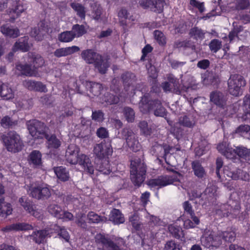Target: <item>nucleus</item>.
I'll list each match as a JSON object with an SVG mask.
<instances>
[{
  "label": "nucleus",
  "instance_id": "4468645a",
  "mask_svg": "<svg viewBox=\"0 0 250 250\" xmlns=\"http://www.w3.org/2000/svg\"><path fill=\"white\" fill-rule=\"evenodd\" d=\"M100 242L105 247L117 248L124 250V248L125 246V240L121 237H117L114 240H111L104 237H102Z\"/></svg>",
  "mask_w": 250,
  "mask_h": 250
},
{
  "label": "nucleus",
  "instance_id": "0eeeda50",
  "mask_svg": "<svg viewBox=\"0 0 250 250\" xmlns=\"http://www.w3.org/2000/svg\"><path fill=\"white\" fill-rule=\"evenodd\" d=\"M162 86L164 91L172 92L178 95L185 96V93L191 90L190 87L181 86L179 81L173 76L168 77V81L162 83Z\"/></svg>",
  "mask_w": 250,
  "mask_h": 250
},
{
  "label": "nucleus",
  "instance_id": "bb28decb",
  "mask_svg": "<svg viewBox=\"0 0 250 250\" xmlns=\"http://www.w3.org/2000/svg\"><path fill=\"white\" fill-rule=\"evenodd\" d=\"M129 15L128 11L125 8H121L118 13L120 25L122 26L124 31L127 30L126 20L129 19Z\"/></svg>",
  "mask_w": 250,
  "mask_h": 250
},
{
  "label": "nucleus",
  "instance_id": "a211bd4d",
  "mask_svg": "<svg viewBox=\"0 0 250 250\" xmlns=\"http://www.w3.org/2000/svg\"><path fill=\"white\" fill-rule=\"evenodd\" d=\"M28 57L29 62L32 63L33 67L36 70L38 68L42 66L44 63V59L39 54L29 52Z\"/></svg>",
  "mask_w": 250,
  "mask_h": 250
},
{
  "label": "nucleus",
  "instance_id": "8fccbe9b",
  "mask_svg": "<svg viewBox=\"0 0 250 250\" xmlns=\"http://www.w3.org/2000/svg\"><path fill=\"white\" fill-rule=\"evenodd\" d=\"M123 113L128 123H133L135 120V112L131 107L125 106L124 108Z\"/></svg>",
  "mask_w": 250,
  "mask_h": 250
},
{
  "label": "nucleus",
  "instance_id": "20e7f679",
  "mask_svg": "<svg viewBox=\"0 0 250 250\" xmlns=\"http://www.w3.org/2000/svg\"><path fill=\"white\" fill-rule=\"evenodd\" d=\"M1 139L6 148L9 152L16 153L22 148L23 143L20 136L14 131H10L2 134Z\"/></svg>",
  "mask_w": 250,
  "mask_h": 250
},
{
  "label": "nucleus",
  "instance_id": "e433bc0d",
  "mask_svg": "<svg viewBox=\"0 0 250 250\" xmlns=\"http://www.w3.org/2000/svg\"><path fill=\"white\" fill-rule=\"evenodd\" d=\"M70 6L77 13V15L82 20L85 19V8L82 4L79 3L72 2L70 4Z\"/></svg>",
  "mask_w": 250,
  "mask_h": 250
},
{
  "label": "nucleus",
  "instance_id": "473e14b6",
  "mask_svg": "<svg viewBox=\"0 0 250 250\" xmlns=\"http://www.w3.org/2000/svg\"><path fill=\"white\" fill-rule=\"evenodd\" d=\"M54 170L57 177L61 181L65 182L69 180V175L66 169L62 167L54 168Z\"/></svg>",
  "mask_w": 250,
  "mask_h": 250
},
{
  "label": "nucleus",
  "instance_id": "69168bd1",
  "mask_svg": "<svg viewBox=\"0 0 250 250\" xmlns=\"http://www.w3.org/2000/svg\"><path fill=\"white\" fill-rule=\"evenodd\" d=\"M58 235L60 237L65 240L66 242H68L70 239L69 234L67 230L64 227L60 228V229L58 232Z\"/></svg>",
  "mask_w": 250,
  "mask_h": 250
},
{
  "label": "nucleus",
  "instance_id": "774afa93",
  "mask_svg": "<svg viewBox=\"0 0 250 250\" xmlns=\"http://www.w3.org/2000/svg\"><path fill=\"white\" fill-rule=\"evenodd\" d=\"M250 128V125H240L236 128L235 130V133L239 134L242 136H244V133L248 131Z\"/></svg>",
  "mask_w": 250,
  "mask_h": 250
},
{
  "label": "nucleus",
  "instance_id": "6e6d98bb",
  "mask_svg": "<svg viewBox=\"0 0 250 250\" xmlns=\"http://www.w3.org/2000/svg\"><path fill=\"white\" fill-rule=\"evenodd\" d=\"M222 47V43L217 39L212 40L209 43V47L213 53H216Z\"/></svg>",
  "mask_w": 250,
  "mask_h": 250
},
{
  "label": "nucleus",
  "instance_id": "dca6fc26",
  "mask_svg": "<svg viewBox=\"0 0 250 250\" xmlns=\"http://www.w3.org/2000/svg\"><path fill=\"white\" fill-rule=\"evenodd\" d=\"M0 96L3 100H5L14 98V91L8 83L0 82Z\"/></svg>",
  "mask_w": 250,
  "mask_h": 250
},
{
  "label": "nucleus",
  "instance_id": "423d86ee",
  "mask_svg": "<svg viewBox=\"0 0 250 250\" xmlns=\"http://www.w3.org/2000/svg\"><path fill=\"white\" fill-rule=\"evenodd\" d=\"M246 85V81L242 76L237 74H231L228 80V92L234 96H239L242 94Z\"/></svg>",
  "mask_w": 250,
  "mask_h": 250
},
{
  "label": "nucleus",
  "instance_id": "ddd939ff",
  "mask_svg": "<svg viewBox=\"0 0 250 250\" xmlns=\"http://www.w3.org/2000/svg\"><path fill=\"white\" fill-rule=\"evenodd\" d=\"M174 182V179L170 176H161L157 178L150 179L147 181V184L151 188L156 187H164L168 185L172 184Z\"/></svg>",
  "mask_w": 250,
  "mask_h": 250
},
{
  "label": "nucleus",
  "instance_id": "5701e85b",
  "mask_svg": "<svg viewBox=\"0 0 250 250\" xmlns=\"http://www.w3.org/2000/svg\"><path fill=\"white\" fill-rule=\"evenodd\" d=\"M85 86L87 91L95 96H98L101 94L103 89V86L101 84L95 82H86Z\"/></svg>",
  "mask_w": 250,
  "mask_h": 250
},
{
  "label": "nucleus",
  "instance_id": "09e8293b",
  "mask_svg": "<svg viewBox=\"0 0 250 250\" xmlns=\"http://www.w3.org/2000/svg\"><path fill=\"white\" fill-rule=\"evenodd\" d=\"M237 155L246 160H250V149L242 146L237 147Z\"/></svg>",
  "mask_w": 250,
  "mask_h": 250
},
{
  "label": "nucleus",
  "instance_id": "49530a36",
  "mask_svg": "<svg viewBox=\"0 0 250 250\" xmlns=\"http://www.w3.org/2000/svg\"><path fill=\"white\" fill-rule=\"evenodd\" d=\"M0 123L1 126L4 128H12L17 125V122L8 116L3 117L1 119Z\"/></svg>",
  "mask_w": 250,
  "mask_h": 250
},
{
  "label": "nucleus",
  "instance_id": "c85d7f7f",
  "mask_svg": "<svg viewBox=\"0 0 250 250\" xmlns=\"http://www.w3.org/2000/svg\"><path fill=\"white\" fill-rule=\"evenodd\" d=\"M48 142V147L50 148H58L61 145V142L55 135L51 134L50 131L44 138Z\"/></svg>",
  "mask_w": 250,
  "mask_h": 250
},
{
  "label": "nucleus",
  "instance_id": "7c9ffc66",
  "mask_svg": "<svg viewBox=\"0 0 250 250\" xmlns=\"http://www.w3.org/2000/svg\"><path fill=\"white\" fill-rule=\"evenodd\" d=\"M193 23L192 20L187 19L186 21L180 22L179 27L181 31H202L197 27H193Z\"/></svg>",
  "mask_w": 250,
  "mask_h": 250
},
{
  "label": "nucleus",
  "instance_id": "4be33fe9",
  "mask_svg": "<svg viewBox=\"0 0 250 250\" xmlns=\"http://www.w3.org/2000/svg\"><path fill=\"white\" fill-rule=\"evenodd\" d=\"M210 100L217 105L223 107L226 104V99L224 94L219 91H213L210 94Z\"/></svg>",
  "mask_w": 250,
  "mask_h": 250
},
{
  "label": "nucleus",
  "instance_id": "39448f33",
  "mask_svg": "<svg viewBox=\"0 0 250 250\" xmlns=\"http://www.w3.org/2000/svg\"><path fill=\"white\" fill-rule=\"evenodd\" d=\"M26 125L30 134L35 139L44 138L50 131L44 123L37 120L29 121Z\"/></svg>",
  "mask_w": 250,
  "mask_h": 250
},
{
  "label": "nucleus",
  "instance_id": "c9c22d12",
  "mask_svg": "<svg viewBox=\"0 0 250 250\" xmlns=\"http://www.w3.org/2000/svg\"><path fill=\"white\" fill-rule=\"evenodd\" d=\"M73 32H61L59 36V39L62 42H69L71 41L76 36H82L84 32H78L77 34H73Z\"/></svg>",
  "mask_w": 250,
  "mask_h": 250
},
{
  "label": "nucleus",
  "instance_id": "5fc2aeb1",
  "mask_svg": "<svg viewBox=\"0 0 250 250\" xmlns=\"http://www.w3.org/2000/svg\"><path fill=\"white\" fill-rule=\"evenodd\" d=\"M98 170L101 174L108 175L110 173L111 170L110 169V166L107 161H104L102 162L98 167Z\"/></svg>",
  "mask_w": 250,
  "mask_h": 250
},
{
  "label": "nucleus",
  "instance_id": "9b49d317",
  "mask_svg": "<svg viewBox=\"0 0 250 250\" xmlns=\"http://www.w3.org/2000/svg\"><path fill=\"white\" fill-rule=\"evenodd\" d=\"M172 148V146L166 144L160 145L155 143L151 148V152L153 155L157 157L158 159H160V158H164L166 162L167 163L166 157Z\"/></svg>",
  "mask_w": 250,
  "mask_h": 250
},
{
  "label": "nucleus",
  "instance_id": "79ce46f5",
  "mask_svg": "<svg viewBox=\"0 0 250 250\" xmlns=\"http://www.w3.org/2000/svg\"><path fill=\"white\" fill-rule=\"evenodd\" d=\"M122 79L123 83L127 85H130L133 84L137 81V78L134 73L127 72L122 75Z\"/></svg>",
  "mask_w": 250,
  "mask_h": 250
},
{
  "label": "nucleus",
  "instance_id": "58836bf2",
  "mask_svg": "<svg viewBox=\"0 0 250 250\" xmlns=\"http://www.w3.org/2000/svg\"><path fill=\"white\" fill-rule=\"evenodd\" d=\"M234 4L235 10L243 11L250 7V0H234Z\"/></svg>",
  "mask_w": 250,
  "mask_h": 250
},
{
  "label": "nucleus",
  "instance_id": "7ed1b4c3",
  "mask_svg": "<svg viewBox=\"0 0 250 250\" xmlns=\"http://www.w3.org/2000/svg\"><path fill=\"white\" fill-rule=\"evenodd\" d=\"M146 167L140 158L131 161L130 179L135 186L140 187L146 178Z\"/></svg>",
  "mask_w": 250,
  "mask_h": 250
},
{
  "label": "nucleus",
  "instance_id": "680f3d73",
  "mask_svg": "<svg viewBox=\"0 0 250 250\" xmlns=\"http://www.w3.org/2000/svg\"><path fill=\"white\" fill-rule=\"evenodd\" d=\"M221 233V232H218L216 234H212L213 247H217L222 244L223 239Z\"/></svg>",
  "mask_w": 250,
  "mask_h": 250
},
{
  "label": "nucleus",
  "instance_id": "f704fd0d",
  "mask_svg": "<svg viewBox=\"0 0 250 250\" xmlns=\"http://www.w3.org/2000/svg\"><path fill=\"white\" fill-rule=\"evenodd\" d=\"M179 123L184 126L191 128L195 125V122L192 116L184 115L179 118Z\"/></svg>",
  "mask_w": 250,
  "mask_h": 250
},
{
  "label": "nucleus",
  "instance_id": "c756f323",
  "mask_svg": "<svg viewBox=\"0 0 250 250\" xmlns=\"http://www.w3.org/2000/svg\"><path fill=\"white\" fill-rule=\"evenodd\" d=\"M12 208L10 203L6 202L3 198L0 199V216L6 217L11 214Z\"/></svg>",
  "mask_w": 250,
  "mask_h": 250
},
{
  "label": "nucleus",
  "instance_id": "0e129e2a",
  "mask_svg": "<svg viewBox=\"0 0 250 250\" xmlns=\"http://www.w3.org/2000/svg\"><path fill=\"white\" fill-rule=\"evenodd\" d=\"M160 25H161L160 23H158L155 21L146 22L141 24V26L143 28H146L149 30L157 28Z\"/></svg>",
  "mask_w": 250,
  "mask_h": 250
},
{
  "label": "nucleus",
  "instance_id": "338daca9",
  "mask_svg": "<svg viewBox=\"0 0 250 250\" xmlns=\"http://www.w3.org/2000/svg\"><path fill=\"white\" fill-rule=\"evenodd\" d=\"M97 136L101 139L106 138L108 137V132L107 130L104 127L99 128L96 131Z\"/></svg>",
  "mask_w": 250,
  "mask_h": 250
},
{
  "label": "nucleus",
  "instance_id": "13d9d810",
  "mask_svg": "<svg viewBox=\"0 0 250 250\" xmlns=\"http://www.w3.org/2000/svg\"><path fill=\"white\" fill-rule=\"evenodd\" d=\"M230 204H226L221 206L220 208L217 211V213L219 214L222 213L223 217L229 216V213L230 211V208H231Z\"/></svg>",
  "mask_w": 250,
  "mask_h": 250
},
{
  "label": "nucleus",
  "instance_id": "2eb2a0df",
  "mask_svg": "<svg viewBox=\"0 0 250 250\" xmlns=\"http://www.w3.org/2000/svg\"><path fill=\"white\" fill-rule=\"evenodd\" d=\"M19 202L27 213L36 217H38L39 213L36 210L35 205L31 200L25 196H22L19 199Z\"/></svg>",
  "mask_w": 250,
  "mask_h": 250
},
{
  "label": "nucleus",
  "instance_id": "bf43d9fd",
  "mask_svg": "<svg viewBox=\"0 0 250 250\" xmlns=\"http://www.w3.org/2000/svg\"><path fill=\"white\" fill-rule=\"evenodd\" d=\"M213 240L212 234H210L207 237H202L201 238V242L204 247L209 248L211 246L213 247Z\"/></svg>",
  "mask_w": 250,
  "mask_h": 250
},
{
  "label": "nucleus",
  "instance_id": "6ab92c4d",
  "mask_svg": "<svg viewBox=\"0 0 250 250\" xmlns=\"http://www.w3.org/2000/svg\"><path fill=\"white\" fill-rule=\"evenodd\" d=\"M79 50L80 48L78 46H73L71 47L57 49L53 53L55 57L60 58L71 55L78 51Z\"/></svg>",
  "mask_w": 250,
  "mask_h": 250
},
{
  "label": "nucleus",
  "instance_id": "6e6552de",
  "mask_svg": "<svg viewBox=\"0 0 250 250\" xmlns=\"http://www.w3.org/2000/svg\"><path fill=\"white\" fill-rule=\"evenodd\" d=\"M29 195L38 200H47L51 195V191L47 185L44 184H38L29 188Z\"/></svg>",
  "mask_w": 250,
  "mask_h": 250
},
{
  "label": "nucleus",
  "instance_id": "b1692460",
  "mask_svg": "<svg viewBox=\"0 0 250 250\" xmlns=\"http://www.w3.org/2000/svg\"><path fill=\"white\" fill-rule=\"evenodd\" d=\"M109 220L115 225H119L125 222V218L119 209L114 208L110 212Z\"/></svg>",
  "mask_w": 250,
  "mask_h": 250
},
{
  "label": "nucleus",
  "instance_id": "f3484780",
  "mask_svg": "<svg viewBox=\"0 0 250 250\" xmlns=\"http://www.w3.org/2000/svg\"><path fill=\"white\" fill-rule=\"evenodd\" d=\"M16 68L17 70L21 72V75H25L26 76L36 77L38 75L37 71L33 67L32 68L31 65L29 64H16Z\"/></svg>",
  "mask_w": 250,
  "mask_h": 250
},
{
  "label": "nucleus",
  "instance_id": "2f4dec72",
  "mask_svg": "<svg viewBox=\"0 0 250 250\" xmlns=\"http://www.w3.org/2000/svg\"><path fill=\"white\" fill-rule=\"evenodd\" d=\"M48 234V231L45 229L39 230L34 231L31 235L34 241L38 244L42 243L46 236Z\"/></svg>",
  "mask_w": 250,
  "mask_h": 250
},
{
  "label": "nucleus",
  "instance_id": "f257e3e1",
  "mask_svg": "<svg viewBox=\"0 0 250 250\" xmlns=\"http://www.w3.org/2000/svg\"><path fill=\"white\" fill-rule=\"evenodd\" d=\"M79 148L75 145H70L65 153L66 161L71 164L75 165L78 163L84 168L87 173L92 174L94 173V167L90 159L84 154L79 155Z\"/></svg>",
  "mask_w": 250,
  "mask_h": 250
},
{
  "label": "nucleus",
  "instance_id": "de8ad7c7",
  "mask_svg": "<svg viewBox=\"0 0 250 250\" xmlns=\"http://www.w3.org/2000/svg\"><path fill=\"white\" fill-rule=\"evenodd\" d=\"M104 113L103 110H92L91 119L97 123H102L105 119Z\"/></svg>",
  "mask_w": 250,
  "mask_h": 250
},
{
  "label": "nucleus",
  "instance_id": "a18cd8bd",
  "mask_svg": "<svg viewBox=\"0 0 250 250\" xmlns=\"http://www.w3.org/2000/svg\"><path fill=\"white\" fill-rule=\"evenodd\" d=\"M120 135L121 137L126 141V143L136 136L132 129L127 127L124 128L121 130Z\"/></svg>",
  "mask_w": 250,
  "mask_h": 250
},
{
  "label": "nucleus",
  "instance_id": "393cba45",
  "mask_svg": "<svg viewBox=\"0 0 250 250\" xmlns=\"http://www.w3.org/2000/svg\"><path fill=\"white\" fill-rule=\"evenodd\" d=\"M42 154L39 151H32L29 155V164L33 165L34 167H40L42 165Z\"/></svg>",
  "mask_w": 250,
  "mask_h": 250
},
{
  "label": "nucleus",
  "instance_id": "3c124183",
  "mask_svg": "<svg viewBox=\"0 0 250 250\" xmlns=\"http://www.w3.org/2000/svg\"><path fill=\"white\" fill-rule=\"evenodd\" d=\"M128 147L133 151L137 152L141 148V146L138 140L137 135L126 143Z\"/></svg>",
  "mask_w": 250,
  "mask_h": 250
},
{
  "label": "nucleus",
  "instance_id": "e2e57ef3",
  "mask_svg": "<svg viewBox=\"0 0 250 250\" xmlns=\"http://www.w3.org/2000/svg\"><path fill=\"white\" fill-rule=\"evenodd\" d=\"M237 155V148L236 149H233L231 147H229V146L227 149L226 151L223 154L227 159H233Z\"/></svg>",
  "mask_w": 250,
  "mask_h": 250
},
{
  "label": "nucleus",
  "instance_id": "412c9836",
  "mask_svg": "<svg viewBox=\"0 0 250 250\" xmlns=\"http://www.w3.org/2000/svg\"><path fill=\"white\" fill-rule=\"evenodd\" d=\"M33 229V226L26 223H18L13 224L12 225L6 226L4 228V231H11V230H28Z\"/></svg>",
  "mask_w": 250,
  "mask_h": 250
},
{
  "label": "nucleus",
  "instance_id": "4d7b16f0",
  "mask_svg": "<svg viewBox=\"0 0 250 250\" xmlns=\"http://www.w3.org/2000/svg\"><path fill=\"white\" fill-rule=\"evenodd\" d=\"M189 3L193 7L198 9L200 13L205 11L204 2H200L197 0H190Z\"/></svg>",
  "mask_w": 250,
  "mask_h": 250
},
{
  "label": "nucleus",
  "instance_id": "aec40b11",
  "mask_svg": "<svg viewBox=\"0 0 250 250\" xmlns=\"http://www.w3.org/2000/svg\"><path fill=\"white\" fill-rule=\"evenodd\" d=\"M191 167L194 175L198 178L203 179L206 176L205 169L199 161H193L191 163Z\"/></svg>",
  "mask_w": 250,
  "mask_h": 250
},
{
  "label": "nucleus",
  "instance_id": "052dcab7",
  "mask_svg": "<svg viewBox=\"0 0 250 250\" xmlns=\"http://www.w3.org/2000/svg\"><path fill=\"white\" fill-rule=\"evenodd\" d=\"M155 39L160 45H164L166 43V38L163 32H155Z\"/></svg>",
  "mask_w": 250,
  "mask_h": 250
},
{
  "label": "nucleus",
  "instance_id": "f8f14e48",
  "mask_svg": "<svg viewBox=\"0 0 250 250\" xmlns=\"http://www.w3.org/2000/svg\"><path fill=\"white\" fill-rule=\"evenodd\" d=\"M145 111H148L149 113H153L155 116L163 117L166 115V109L162 105L160 101L154 100L151 101L147 105V109Z\"/></svg>",
  "mask_w": 250,
  "mask_h": 250
},
{
  "label": "nucleus",
  "instance_id": "ea45409f",
  "mask_svg": "<svg viewBox=\"0 0 250 250\" xmlns=\"http://www.w3.org/2000/svg\"><path fill=\"white\" fill-rule=\"evenodd\" d=\"M28 37L24 36L19 40V42H16L14 46L24 52H26L29 49V45L28 43Z\"/></svg>",
  "mask_w": 250,
  "mask_h": 250
},
{
  "label": "nucleus",
  "instance_id": "37998d69",
  "mask_svg": "<svg viewBox=\"0 0 250 250\" xmlns=\"http://www.w3.org/2000/svg\"><path fill=\"white\" fill-rule=\"evenodd\" d=\"M129 221L131 223L133 228L136 230L142 229L143 224L140 221V217L136 213H134L129 217Z\"/></svg>",
  "mask_w": 250,
  "mask_h": 250
},
{
  "label": "nucleus",
  "instance_id": "1a4fd4ad",
  "mask_svg": "<svg viewBox=\"0 0 250 250\" xmlns=\"http://www.w3.org/2000/svg\"><path fill=\"white\" fill-rule=\"evenodd\" d=\"M94 153L100 159L111 156L113 153L111 141L109 140L106 142L104 140L101 143L96 144L94 148Z\"/></svg>",
  "mask_w": 250,
  "mask_h": 250
},
{
  "label": "nucleus",
  "instance_id": "c03bdc74",
  "mask_svg": "<svg viewBox=\"0 0 250 250\" xmlns=\"http://www.w3.org/2000/svg\"><path fill=\"white\" fill-rule=\"evenodd\" d=\"M87 217L89 222L93 223H98L100 222H106L107 221L106 217L99 216L93 211H90L88 213Z\"/></svg>",
  "mask_w": 250,
  "mask_h": 250
},
{
  "label": "nucleus",
  "instance_id": "9d476101",
  "mask_svg": "<svg viewBox=\"0 0 250 250\" xmlns=\"http://www.w3.org/2000/svg\"><path fill=\"white\" fill-rule=\"evenodd\" d=\"M164 0H139L140 5L144 9H150L151 11L161 13L163 11Z\"/></svg>",
  "mask_w": 250,
  "mask_h": 250
},
{
  "label": "nucleus",
  "instance_id": "4c0bfd02",
  "mask_svg": "<svg viewBox=\"0 0 250 250\" xmlns=\"http://www.w3.org/2000/svg\"><path fill=\"white\" fill-rule=\"evenodd\" d=\"M138 127L140 129V133L146 137L150 136L152 133V129L148 127V123L146 121H141L138 124Z\"/></svg>",
  "mask_w": 250,
  "mask_h": 250
},
{
  "label": "nucleus",
  "instance_id": "864d4df0",
  "mask_svg": "<svg viewBox=\"0 0 250 250\" xmlns=\"http://www.w3.org/2000/svg\"><path fill=\"white\" fill-rule=\"evenodd\" d=\"M221 234L223 240L226 242H232L234 241L236 237V234L233 231H221Z\"/></svg>",
  "mask_w": 250,
  "mask_h": 250
},
{
  "label": "nucleus",
  "instance_id": "f03ea898",
  "mask_svg": "<svg viewBox=\"0 0 250 250\" xmlns=\"http://www.w3.org/2000/svg\"><path fill=\"white\" fill-rule=\"evenodd\" d=\"M81 57L87 63L93 64L99 73L102 74L106 73L109 66L106 59L104 58L92 49L83 50Z\"/></svg>",
  "mask_w": 250,
  "mask_h": 250
},
{
  "label": "nucleus",
  "instance_id": "cd10ccee",
  "mask_svg": "<svg viewBox=\"0 0 250 250\" xmlns=\"http://www.w3.org/2000/svg\"><path fill=\"white\" fill-rule=\"evenodd\" d=\"M103 103H105L107 105L118 104L120 101L119 97L112 93L106 92L102 96Z\"/></svg>",
  "mask_w": 250,
  "mask_h": 250
},
{
  "label": "nucleus",
  "instance_id": "603ef678",
  "mask_svg": "<svg viewBox=\"0 0 250 250\" xmlns=\"http://www.w3.org/2000/svg\"><path fill=\"white\" fill-rule=\"evenodd\" d=\"M168 230L171 235L177 239H180L183 235V230L181 227L177 226L170 225L168 227Z\"/></svg>",
  "mask_w": 250,
  "mask_h": 250
},
{
  "label": "nucleus",
  "instance_id": "a19ab883",
  "mask_svg": "<svg viewBox=\"0 0 250 250\" xmlns=\"http://www.w3.org/2000/svg\"><path fill=\"white\" fill-rule=\"evenodd\" d=\"M48 212L57 218H61L62 216V209L58 205L52 204L48 206L47 208Z\"/></svg>",
  "mask_w": 250,
  "mask_h": 250
},
{
  "label": "nucleus",
  "instance_id": "a878e982",
  "mask_svg": "<svg viewBox=\"0 0 250 250\" xmlns=\"http://www.w3.org/2000/svg\"><path fill=\"white\" fill-rule=\"evenodd\" d=\"M217 188L214 186L207 187L202 193V200L208 202H213V199L216 196Z\"/></svg>",
  "mask_w": 250,
  "mask_h": 250
},
{
  "label": "nucleus",
  "instance_id": "72a5a7b5",
  "mask_svg": "<svg viewBox=\"0 0 250 250\" xmlns=\"http://www.w3.org/2000/svg\"><path fill=\"white\" fill-rule=\"evenodd\" d=\"M231 202V205L230 208L229 216L231 215L232 218L238 217L241 220L242 219L241 215H242L243 213H240V206L239 204L233 201H232Z\"/></svg>",
  "mask_w": 250,
  "mask_h": 250
}]
</instances>
